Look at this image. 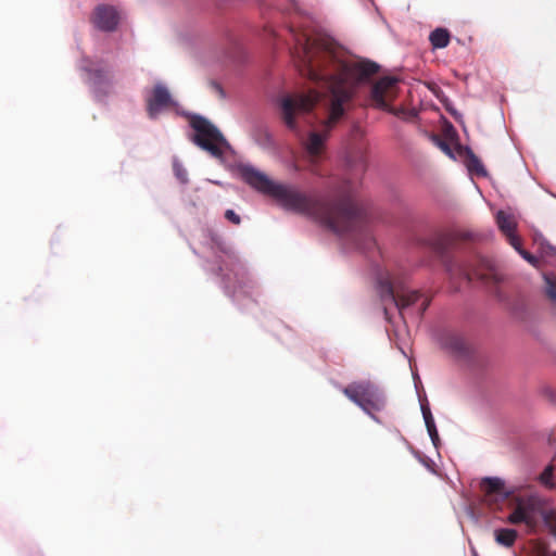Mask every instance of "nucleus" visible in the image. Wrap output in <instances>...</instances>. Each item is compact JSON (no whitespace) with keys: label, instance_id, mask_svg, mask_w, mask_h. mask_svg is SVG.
Wrapping results in <instances>:
<instances>
[{"label":"nucleus","instance_id":"1","mask_svg":"<svg viewBox=\"0 0 556 556\" xmlns=\"http://www.w3.org/2000/svg\"><path fill=\"white\" fill-rule=\"evenodd\" d=\"M294 40L293 58L301 75L317 83L323 90H309L294 97L283 96L278 99L281 117L286 126L299 132L295 115L311 112L323 99L328 98V129L345 112V104L353 98L357 88L367 84L380 66L370 60L350 62L329 42L313 38L304 30L288 28Z\"/></svg>","mask_w":556,"mask_h":556},{"label":"nucleus","instance_id":"2","mask_svg":"<svg viewBox=\"0 0 556 556\" xmlns=\"http://www.w3.org/2000/svg\"><path fill=\"white\" fill-rule=\"evenodd\" d=\"M238 170L244 182L256 191L274 198L285 208L315 217L339 237H351L358 249L366 250L375 245L374 239L365 229L362 211L351 193L333 200L313 199L291 185L271 180L251 164H240Z\"/></svg>","mask_w":556,"mask_h":556},{"label":"nucleus","instance_id":"3","mask_svg":"<svg viewBox=\"0 0 556 556\" xmlns=\"http://www.w3.org/2000/svg\"><path fill=\"white\" fill-rule=\"evenodd\" d=\"M208 244L215 255L216 273L222 278L225 293L238 304L241 299L251 301L255 281L232 245L226 242L222 236L212 231Z\"/></svg>","mask_w":556,"mask_h":556},{"label":"nucleus","instance_id":"4","mask_svg":"<svg viewBox=\"0 0 556 556\" xmlns=\"http://www.w3.org/2000/svg\"><path fill=\"white\" fill-rule=\"evenodd\" d=\"M377 290L380 295L386 319L392 325L396 336L401 334V328L393 320L390 312L391 307L396 312L397 317L406 327V311L414 308L416 318H420L429 305L427 299H421V294L416 290H410L402 281H390L388 278L377 280Z\"/></svg>","mask_w":556,"mask_h":556},{"label":"nucleus","instance_id":"5","mask_svg":"<svg viewBox=\"0 0 556 556\" xmlns=\"http://www.w3.org/2000/svg\"><path fill=\"white\" fill-rule=\"evenodd\" d=\"M190 126L193 134L189 136V139L212 157L223 162L227 154H235L233 148L222 131L207 118L192 114L190 115Z\"/></svg>","mask_w":556,"mask_h":556},{"label":"nucleus","instance_id":"6","mask_svg":"<svg viewBox=\"0 0 556 556\" xmlns=\"http://www.w3.org/2000/svg\"><path fill=\"white\" fill-rule=\"evenodd\" d=\"M539 516L556 538V507L546 509L544 498L538 493L517 497L516 507L508 515L507 521L511 525L525 523L532 528L536 525Z\"/></svg>","mask_w":556,"mask_h":556},{"label":"nucleus","instance_id":"7","mask_svg":"<svg viewBox=\"0 0 556 556\" xmlns=\"http://www.w3.org/2000/svg\"><path fill=\"white\" fill-rule=\"evenodd\" d=\"M346 397L355 403L365 414L375 421H379L375 412H380L386 405L383 392L371 381H354L343 388Z\"/></svg>","mask_w":556,"mask_h":556},{"label":"nucleus","instance_id":"8","mask_svg":"<svg viewBox=\"0 0 556 556\" xmlns=\"http://www.w3.org/2000/svg\"><path fill=\"white\" fill-rule=\"evenodd\" d=\"M79 68L86 73V81L89 84L96 100L99 102L104 101L112 89V75L109 66L83 59Z\"/></svg>","mask_w":556,"mask_h":556},{"label":"nucleus","instance_id":"9","mask_svg":"<svg viewBox=\"0 0 556 556\" xmlns=\"http://www.w3.org/2000/svg\"><path fill=\"white\" fill-rule=\"evenodd\" d=\"M399 79L393 76H383L371 85L368 100L370 105L387 112H393L390 102L396 97Z\"/></svg>","mask_w":556,"mask_h":556},{"label":"nucleus","instance_id":"10","mask_svg":"<svg viewBox=\"0 0 556 556\" xmlns=\"http://www.w3.org/2000/svg\"><path fill=\"white\" fill-rule=\"evenodd\" d=\"M175 104L167 87L163 83H156L152 94L147 99L149 117L155 119L164 109Z\"/></svg>","mask_w":556,"mask_h":556},{"label":"nucleus","instance_id":"11","mask_svg":"<svg viewBox=\"0 0 556 556\" xmlns=\"http://www.w3.org/2000/svg\"><path fill=\"white\" fill-rule=\"evenodd\" d=\"M121 14L118 10L110 4H99L96 7L92 22L94 26L102 31H114L119 23Z\"/></svg>","mask_w":556,"mask_h":556},{"label":"nucleus","instance_id":"12","mask_svg":"<svg viewBox=\"0 0 556 556\" xmlns=\"http://www.w3.org/2000/svg\"><path fill=\"white\" fill-rule=\"evenodd\" d=\"M440 345L457 357L467 358L470 356V346L458 333L451 330H443L438 336Z\"/></svg>","mask_w":556,"mask_h":556},{"label":"nucleus","instance_id":"13","mask_svg":"<svg viewBox=\"0 0 556 556\" xmlns=\"http://www.w3.org/2000/svg\"><path fill=\"white\" fill-rule=\"evenodd\" d=\"M495 217L498 229L507 238L510 244H515L519 238L516 235L517 223L514 216L503 210H500Z\"/></svg>","mask_w":556,"mask_h":556},{"label":"nucleus","instance_id":"14","mask_svg":"<svg viewBox=\"0 0 556 556\" xmlns=\"http://www.w3.org/2000/svg\"><path fill=\"white\" fill-rule=\"evenodd\" d=\"M481 486L488 496L495 494L501 495V498L505 500L510 495V492L504 491L505 482L498 477H484L481 480Z\"/></svg>","mask_w":556,"mask_h":556},{"label":"nucleus","instance_id":"15","mask_svg":"<svg viewBox=\"0 0 556 556\" xmlns=\"http://www.w3.org/2000/svg\"><path fill=\"white\" fill-rule=\"evenodd\" d=\"M493 536L500 546L511 548L518 539V532L513 528H496L493 531Z\"/></svg>","mask_w":556,"mask_h":556},{"label":"nucleus","instance_id":"16","mask_svg":"<svg viewBox=\"0 0 556 556\" xmlns=\"http://www.w3.org/2000/svg\"><path fill=\"white\" fill-rule=\"evenodd\" d=\"M327 139V132L312 131L305 142V149L311 157L317 159Z\"/></svg>","mask_w":556,"mask_h":556},{"label":"nucleus","instance_id":"17","mask_svg":"<svg viewBox=\"0 0 556 556\" xmlns=\"http://www.w3.org/2000/svg\"><path fill=\"white\" fill-rule=\"evenodd\" d=\"M429 40L434 49H443L450 43V33L445 28H435L431 31Z\"/></svg>","mask_w":556,"mask_h":556},{"label":"nucleus","instance_id":"18","mask_svg":"<svg viewBox=\"0 0 556 556\" xmlns=\"http://www.w3.org/2000/svg\"><path fill=\"white\" fill-rule=\"evenodd\" d=\"M446 270L452 278H460L468 282L471 281V279H472L471 271L464 265L454 264L452 262H448L446 264Z\"/></svg>","mask_w":556,"mask_h":556},{"label":"nucleus","instance_id":"19","mask_svg":"<svg viewBox=\"0 0 556 556\" xmlns=\"http://www.w3.org/2000/svg\"><path fill=\"white\" fill-rule=\"evenodd\" d=\"M254 139L263 149H271L275 146L274 138L267 128H257L254 132Z\"/></svg>","mask_w":556,"mask_h":556},{"label":"nucleus","instance_id":"20","mask_svg":"<svg viewBox=\"0 0 556 556\" xmlns=\"http://www.w3.org/2000/svg\"><path fill=\"white\" fill-rule=\"evenodd\" d=\"M467 168H468L469 173H471V174H476V175L482 176V177L486 176V170H485L482 162L470 150H469V156H468V162H467Z\"/></svg>","mask_w":556,"mask_h":556},{"label":"nucleus","instance_id":"21","mask_svg":"<svg viewBox=\"0 0 556 556\" xmlns=\"http://www.w3.org/2000/svg\"><path fill=\"white\" fill-rule=\"evenodd\" d=\"M543 278L545 282L546 294L552 301L556 302V275L544 274Z\"/></svg>","mask_w":556,"mask_h":556},{"label":"nucleus","instance_id":"22","mask_svg":"<svg viewBox=\"0 0 556 556\" xmlns=\"http://www.w3.org/2000/svg\"><path fill=\"white\" fill-rule=\"evenodd\" d=\"M510 245L518 252V254L523 260H526L528 263H530L531 265H533L535 267L538 266V264H539L538 257H535L534 255H532L529 252H527L526 250H523L521 247L520 240L516 241L515 244H510Z\"/></svg>","mask_w":556,"mask_h":556},{"label":"nucleus","instance_id":"23","mask_svg":"<svg viewBox=\"0 0 556 556\" xmlns=\"http://www.w3.org/2000/svg\"><path fill=\"white\" fill-rule=\"evenodd\" d=\"M420 408L425 420L426 428L435 427L434 418L427 401H420Z\"/></svg>","mask_w":556,"mask_h":556},{"label":"nucleus","instance_id":"24","mask_svg":"<svg viewBox=\"0 0 556 556\" xmlns=\"http://www.w3.org/2000/svg\"><path fill=\"white\" fill-rule=\"evenodd\" d=\"M553 470H554L553 466L548 465L545 467V469L540 475V482L548 489L554 488V483L552 481Z\"/></svg>","mask_w":556,"mask_h":556},{"label":"nucleus","instance_id":"25","mask_svg":"<svg viewBox=\"0 0 556 556\" xmlns=\"http://www.w3.org/2000/svg\"><path fill=\"white\" fill-rule=\"evenodd\" d=\"M173 168H174L176 178L181 184H187L188 182V173H187L186 168L182 166V164L179 163L177 160H175L174 164H173Z\"/></svg>","mask_w":556,"mask_h":556},{"label":"nucleus","instance_id":"26","mask_svg":"<svg viewBox=\"0 0 556 556\" xmlns=\"http://www.w3.org/2000/svg\"><path fill=\"white\" fill-rule=\"evenodd\" d=\"M540 248L543 253L546 255H554L555 254V248L549 244L542 236H540Z\"/></svg>","mask_w":556,"mask_h":556},{"label":"nucleus","instance_id":"27","mask_svg":"<svg viewBox=\"0 0 556 556\" xmlns=\"http://www.w3.org/2000/svg\"><path fill=\"white\" fill-rule=\"evenodd\" d=\"M225 218L233 225H239L241 223V217L233 210H227L225 212Z\"/></svg>","mask_w":556,"mask_h":556},{"label":"nucleus","instance_id":"28","mask_svg":"<svg viewBox=\"0 0 556 556\" xmlns=\"http://www.w3.org/2000/svg\"><path fill=\"white\" fill-rule=\"evenodd\" d=\"M427 431H428V434H429V437L431 439V442H432L433 446L435 448H438L439 445H440V438H439L437 426L432 427V428H427Z\"/></svg>","mask_w":556,"mask_h":556},{"label":"nucleus","instance_id":"29","mask_svg":"<svg viewBox=\"0 0 556 556\" xmlns=\"http://www.w3.org/2000/svg\"><path fill=\"white\" fill-rule=\"evenodd\" d=\"M233 48H235V50H236V53H235V54L229 55L228 58H229L232 62H240V61H241V59L243 58V50H242V48H241L239 45H237V43H235V47H233Z\"/></svg>","mask_w":556,"mask_h":556},{"label":"nucleus","instance_id":"30","mask_svg":"<svg viewBox=\"0 0 556 556\" xmlns=\"http://www.w3.org/2000/svg\"><path fill=\"white\" fill-rule=\"evenodd\" d=\"M439 147H440V148H441V150H442L443 152H445L450 157L455 159V156H454V154H453V151H452V149H451V147H450V144H448L447 142H445V141H440V142H439Z\"/></svg>","mask_w":556,"mask_h":556},{"label":"nucleus","instance_id":"31","mask_svg":"<svg viewBox=\"0 0 556 556\" xmlns=\"http://www.w3.org/2000/svg\"><path fill=\"white\" fill-rule=\"evenodd\" d=\"M296 8V0H289Z\"/></svg>","mask_w":556,"mask_h":556},{"label":"nucleus","instance_id":"32","mask_svg":"<svg viewBox=\"0 0 556 556\" xmlns=\"http://www.w3.org/2000/svg\"><path fill=\"white\" fill-rule=\"evenodd\" d=\"M552 556H556V552H553V553H552Z\"/></svg>","mask_w":556,"mask_h":556},{"label":"nucleus","instance_id":"33","mask_svg":"<svg viewBox=\"0 0 556 556\" xmlns=\"http://www.w3.org/2000/svg\"><path fill=\"white\" fill-rule=\"evenodd\" d=\"M473 554H475V556H477V553H476V552H475Z\"/></svg>","mask_w":556,"mask_h":556}]
</instances>
